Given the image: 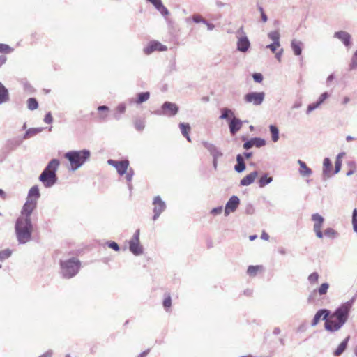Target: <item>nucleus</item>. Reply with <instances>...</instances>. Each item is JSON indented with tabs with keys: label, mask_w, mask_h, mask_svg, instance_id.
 I'll return each mask as SVG.
<instances>
[{
	"label": "nucleus",
	"mask_w": 357,
	"mask_h": 357,
	"mask_svg": "<svg viewBox=\"0 0 357 357\" xmlns=\"http://www.w3.org/2000/svg\"><path fill=\"white\" fill-rule=\"evenodd\" d=\"M32 213L22 209L16 220L15 231L17 240L20 244H25L31 240L33 232V225L31 219Z\"/></svg>",
	"instance_id": "obj_1"
},
{
	"label": "nucleus",
	"mask_w": 357,
	"mask_h": 357,
	"mask_svg": "<svg viewBox=\"0 0 357 357\" xmlns=\"http://www.w3.org/2000/svg\"><path fill=\"white\" fill-rule=\"evenodd\" d=\"M59 165L58 159H52L39 176V181L45 188H51L57 182L56 171Z\"/></svg>",
	"instance_id": "obj_2"
},
{
	"label": "nucleus",
	"mask_w": 357,
	"mask_h": 357,
	"mask_svg": "<svg viewBox=\"0 0 357 357\" xmlns=\"http://www.w3.org/2000/svg\"><path fill=\"white\" fill-rule=\"evenodd\" d=\"M91 152L87 149L70 151L64 154L70 162L69 170L75 172L79 169L90 158Z\"/></svg>",
	"instance_id": "obj_3"
},
{
	"label": "nucleus",
	"mask_w": 357,
	"mask_h": 357,
	"mask_svg": "<svg viewBox=\"0 0 357 357\" xmlns=\"http://www.w3.org/2000/svg\"><path fill=\"white\" fill-rule=\"evenodd\" d=\"M80 263L75 258H72L61 261V271L66 278H71L75 276L79 269Z\"/></svg>",
	"instance_id": "obj_4"
},
{
	"label": "nucleus",
	"mask_w": 357,
	"mask_h": 357,
	"mask_svg": "<svg viewBox=\"0 0 357 357\" xmlns=\"http://www.w3.org/2000/svg\"><path fill=\"white\" fill-rule=\"evenodd\" d=\"M108 165L114 167L118 174L121 176L126 174V179L127 181L130 182L132 179V176L134 175V171L132 169H129V161L127 160H114L109 159L107 160Z\"/></svg>",
	"instance_id": "obj_5"
},
{
	"label": "nucleus",
	"mask_w": 357,
	"mask_h": 357,
	"mask_svg": "<svg viewBox=\"0 0 357 357\" xmlns=\"http://www.w3.org/2000/svg\"><path fill=\"white\" fill-rule=\"evenodd\" d=\"M355 298L341 304L331 314V319H339L340 322L345 324L349 318V312L352 307Z\"/></svg>",
	"instance_id": "obj_6"
},
{
	"label": "nucleus",
	"mask_w": 357,
	"mask_h": 357,
	"mask_svg": "<svg viewBox=\"0 0 357 357\" xmlns=\"http://www.w3.org/2000/svg\"><path fill=\"white\" fill-rule=\"evenodd\" d=\"M40 196V194L38 187L37 185L31 187L29 190L26 202L23 205L22 209L33 212L36 208L38 199Z\"/></svg>",
	"instance_id": "obj_7"
},
{
	"label": "nucleus",
	"mask_w": 357,
	"mask_h": 357,
	"mask_svg": "<svg viewBox=\"0 0 357 357\" xmlns=\"http://www.w3.org/2000/svg\"><path fill=\"white\" fill-rule=\"evenodd\" d=\"M236 36L237 50L241 52H246L250 47V43L242 26L237 30Z\"/></svg>",
	"instance_id": "obj_8"
},
{
	"label": "nucleus",
	"mask_w": 357,
	"mask_h": 357,
	"mask_svg": "<svg viewBox=\"0 0 357 357\" xmlns=\"http://www.w3.org/2000/svg\"><path fill=\"white\" fill-rule=\"evenodd\" d=\"M265 99L264 92H250L244 96L243 100L245 103L254 106L261 105Z\"/></svg>",
	"instance_id": "obj_9"
},
{
	"label": "nucleus",
	"mask_w": 357,
	"mask_h": 357,
	"mask_svg": "<svg viewBox=\"0 0 357 357\" xmlns=\"http://www.w3.org/2000/svg\"><path fill=\"white\" fill-rule=\"evenodd\" d=\"M311 220L313 222V231L318 238H323L324 234L321 229L324 225V218L320 214L316 213H313L311 216Z\"/></svg>",
	"instance_id": "obj_10"
},
{
	"label": "nucleus",
	"mask_w": 357,
	"mask_h": 357,
	"mask_svg": "<svg viewBox=\"0 0 357 357\" xmlns=\"http://www.w3.org/2000/svg\"><path fill=\"white\" fill-rule=\"evenodd\" d=\"M178 112V106L171 102H165L162 105L161 110L155 112L157 115H164L168 116H175Z\"/></svg>",
	"instance_id": "obj_11"
},
{
	"label": "nucleus",
	"mask_w": 357,
	"mask_h": 357,
	"mask_svg": "<svg viewBox=\"0 0 357 357\" xmlns=\"http://www.w3.org/2000/svg\"><path fill=\"white\" fill-rule=\"evenodd\" d=\"M129 250L135 255L139 256L143 253V248L139 243V230H137L129 241Z\"/></svg>",
	"instance_id": "obj_12"
},
{
	"label": "nucleus",
	"mask_w": 357,
	"mask_h": 357,
	"mask_svg": "<svg viewBox=\"0 0 357 357\" xmlns=\"http://www.w3.org/2000/svg\"><path fill=\"white\" fill-rule=\"evenodd\" d=\"M153 220H156L160 214L166 209V204L160 196H155L153 199Z\"/></svg>",
	"instance_id": "obj_13"
},
{
	"label": "nucleus",
	"mask_w": 357,
	"mask_h": 357,
	"mask_svg": "<svg viewBox=\"0 0 357 357\" xmlns=\"http://www.w3.org/2000/svg\"><path fill=\"white\" fill-rule=\"evenodd\" d=\"M239 204H240L239 198L236 195L231 196L229 198V199L228 200V202L226 203L225 208V215L227 216L231 213H234L237 209Z\"/></svg>",
	"instance_id": "obj_14"
},
{
	"label": "nucleus",
	"mask_w": 357,
	"mask_h": 357,
	"mask_svg": "<svg viewBox=\"0 0 357 357\" xmlns=\"http://www.w3.org/2000/svg\"><path fill=\"white\" fill-rule=\"evenodd\" d=\"M167 50V46L162 45L161 43L153 40L151 41L146 47L144 48V52L146 54H150L155 51L164 52Z\"/></svg>",
	"instance_id": "obj_15"
},
{
	"label": "nucleus",
	"mask_w": 357,
	"mask_h": 357,
	"mask_svg": "<svg viewBox=\"0 0 357 357\" xmlns=\"http://www.w3.org/2000/svg\"><path fill=\"white\" fill-rule=\"evenodd\" d=\"M344 324L341 323L339 319H331V315L330 318L325 321L324 327L325 329L329 332H335L339 331Z\"/></svg>",
	"instance_id": "obj_16"
},
{
	"label": "nucleus",
	"mask_w": 357,
	"mask_h": 357,
	"mask_svg": "<svg viewBox=\"0 0 357 357\" xmlns=\"http://www.w3.org/2000/svg\"><path fill=\"white\" fill-rule=\"evenodd\" d=\"M202 144L212 155L213 159H219L223 155L222 151L215 144L205 141L202 142Z\"/></svg>",
	"instance_id": "obj_17"
},
{
	"label": "nucleus",
	"mask_w": 357,
	"mask_h": 357,
	"mask_svg": "<svg viewBox=\"0 0 357 357\" xmlns=\"http://www.w3.org/2000/svg\"><path fill=\"white\" fill-rule=\"evenodd\" d=\"M329 314H330V312H329V310H328L326 309H321V310H318L316 312L315 315L314 316L313 319L312 320L311 326L312 327L317 326L321 319H322L323 320H324L326 321L327 320V318L329 316Z\"/></svg>",
	"instance_id": "obj_18"
},
{
	"label": "nucleus",
	"mask_w": 357,
	"mask_h": 357,
	"mask_svg": "<svg viewBox=\"0 0 357 357\" xmlns=\"http://www.w3.org/2000/svg\"><path fill=\"white\" fill-rule=\"evenodd\" d=\"M334 38L339 39L346 47H349L351 45V35L344 31H340L335 32Z\"/></svg>",
	"instance_id": "obj_19"
},
{
	"label": "nucleus",
	"mask_w": 357,
	"mask_h": 357,
	"mask_svg": "<svg viewBox=\"0 0 357 357\" xmlns=\"http://www.w3.org/2000/svg\"><path fill=\"white\" fill-rule=\"evenodd\" d=\"M242 124L243 123L239 119L234 116L229 124L230 132L232 135L236 134L241 128Z\"/></svg>",
	"instance_id": "obj_20"
},
{
	"label": "nucleus",
	"mask_w": 357,
	"mask_h": 357,
	"mask_svg": "<svg viewBox=\"0 0 357 357\" xmlns=\"http://www.w3.org/2000/svg\"><path fill=\"white\" fill-rule=\"evenodd\" d=\"M303 45V43L299 40H291V48L295 56H300L301 54Z\"/></svg>",
	"instance_id": "obj_21"
},
{
	"label": "nucleus",
	"mask_w": 357,
	"mask_h": 357,
	"mask_svg": "<svg viewBox=\"0 0 357 357\" xmlns=\"http://www.w3.org/2000/svg\"><path fill=\"white\" fill-rule=\"evenodd\" d=\"M297 162L300 166L298 172L301 176L307 177L312 175V171L306 165L305 162L301 160H298Z\"/></svg>",
	"instance_id": "obj_22"
},
{
	"label": "nucleus",
	"mask_w": 357,
	"mask_h": 357,
	"mask_svg": "<svg viewBox=\"0 0 357 357\" xmlns=\"http://www.w3.org/2000/svg\"><path fill=\"white\" fill-rule=\"evenodd\" d=\"M257 175H258V173L257 171H254V172H251L250 174H248L243 179L241 180V182H240L241 185L243 186H248V185L252 184L255 181Z\"/></svg>",
	"instance_id": "obj_23"
},
{
	"label": "nucleus",
	"mask_w": 357,
	"mask_h": 357,
	"mask_svg": "<svg viewBox=\"0 0 357 357\" xmlns=\"http://www.w3.org/2000/svg\"><path fill=\"white\" fill-rule=\"evenodd\" d=\"M151 3L154 7L162 15H167L169 14L168 10L163 6L161 0H147Z\"/></svg>",
	"instance_id": "obj_24"
},
{
	"label": "nucleus",
	"mask_w": 357,
	"mask_h": 357,
	"mask_svg": "<svg viewBox=\"0 0 357 357\" xmlns=\"http://www.w3.org/2000/svg\"><path fill=\"white\" fill-rule=\"evenodd\" d=\"M237 165H235L234 169L238 173L243 172L245 169V165L244 162L243 157L238 154L236 156Z\"/></svg>",
	"instance_id": "obj_25"
},
{
	"label": "nucleus",
	"mask_w": 357,
	"mask_h": 357,
	"mask_svg": "<svg viewBox=\"0 0 357 357\" xmlns=\"http://www.w3.org/2000/svg\"><path fill=\"white\" fill-rule=\"evenodd\" d=\"M349 340V337L348 336L344 340H343L337 347V348L334 351L333 355L338 356H340L346 349L348 341Z\"/></svg>",
	"instance_id": "obj_26"
},
{
	"label": "nucleus",
	"mask_w": 357,
	"mask_h": 357,
	"mask_svg": "<svg viewBox=\"0 0 357 357\" xmlns=\"http://www.w3.org/2000/svg\"><path fill=\"white\" fill-rule=\"evenodd\" d=\"M126 110V104L125 103L119 104L114 110V112L113 114L114 118L116 120H119L121 119V115L122 114L125 113Z\"/></svg>",
	"instance_id": "obj_27"
},
{
	"label": "nucleus",
	"mask_w": 357,
	"mask_h": 357,
	"mask_svg": "<svg viewBox=\"0 0 357 357\" xmlns=\"http://www.w3.org/2000/svg\"><path fill=\"white\" fill-rule=\"evenodd\" d=\"M268 37L270 40H271L273 41V43H280V33L279 31L275 30V31H270L268 33Z\"/></svg>",
	"instance_id": "obj_28"
},
{
	"label": "nucleus",
	"mask_w": 357,
	"mask_h": 357,
	"mask_svg": "<svg viewBox=\"0 0 357 357\" xmlns=\"http://www.w3.org/2000/svg\"><path fill=\"white\" fill-rule=\"evenodd\" d=\"M270 132L271 133V139L273 142H276L279 139V130L274 125H270L269 126Z\"/></svg>",
	"instance_id": "obj_29"
},
{
	"label": "nucleus",
	"mask_w": 357,
	"mask_h": 357,
	"mask_svg": "<svg viewBox=\"0 0 357 357\" xmlns=\"http://www.w3.org/2000/svg\"><path fill=\"white\" fill-rule=\"evenodd\" d=\"M324 165V169H323V174L326 176H330V170L331 167V162L329 160V158H326L324 160L323 162Z\"/></svg>",
	"instance_id": "obj_30"
},
{
	"label": "nucleus",
	"mask_w": 357,
	"mask_h": 357,
	"mask_svg": "<svg viewBox=\"0 0 357 357\" xmlns=\"http://www.w3.org/2000/svg\"><path fill=\"white\" fill-rule=\"evenodd\" d=\"M329 284L327 282L322 283L314 292H317L319 296L326 295L329 289Z\"/></svg>",
	"instance_id": "obj_31"
},
{
	"label": "nucleus",
	"mask_w": 357,
	"mask_h": 357,
	"mask_svg": "<svg viewBox=\"0 0 357 357\" xmlns=\"http://www.w3.org/2000/svg\"><path fill=\"white\" fill-rule=\"evenodd\" d=\"M324 235H325L326 237L329 238H336L338 237L339 234L337 231H336L334 229L328 227L324 230V232L323 233Z\"/></svg>",
	"instance_id": "obj_32"
},
{
	"label": "nucleus",
	"mask_w": 357,
	"mask_h": 357,
	"mask_svg": "<svg viewBox=\"0 0 357 357\" xmlns=\"http://www.w3.org/2000/svg\"><path fill=\"white\" fill-rule=\"evenodd\" d=\"M273 181V178L271 176H268L267 174L263 175L259 181V185L260 188H264L266 185L271 183Z\"/></svg>",
	"instance_id": "obj_33"
},
{
	"label": "nucleus",
	"mask_w": 357,
	"mask_h": 357,
	"mask_svg": "<svg viewBox=\"0 0 357 357\" xmlns=\"http://www.w3.org/2000/svg\"><path fill=\"white\" fill-rule=\"evenodd\" d=\"M150 97L149 92H143L140 93L137 95V99L135 100V103L141 104L144 102H146L149 100Z\"/></svg>",
	"instance_id": "obj_34"
},
{
	"label": "nucleus",
	"mask_w": 357,
	"mask_h": 357,
	"mask_svg": "<svg viewBox=\"0 0 357 357\" xmlns=\"http://www.w3.org/2000/svg\"><path fill=\"white\" fill-rule=\"evenodd\" d=\"M42 130H43L42 128H30L24 134V138L26 139L31 136L36 135L40 133V132H42Z\"/></svg>",
	"instance_id": "obj_35"
},
{
	"label": "nucleus",
	"mask_w": 357,
	"mask_h": 357,
	"mask_svg": "<svg viewBox=\"0 0 357 357\" xmlns=\"http://www.w3.org/2000/svg\"><path fill=\"white\" fill-rule=\"evenodd\" d=\"M221 115L220 116V119H228L229 116H233L234 117V112L231 109H229V108H223L221 109Z\"/></svg>",
	"instance_id": "obj_36"
},
{
	"label": "nucleus",
	"mask_w": 357,
	"mask_h": 357,
	"mask_svg": "<svg viewBox=\"0 0 357 357\" xmlns=\"http://www.w3.org/2000/svg\"><path fill=\"white\" fill-rule=\"evenodd\" d=\"M319 278V273L317 272H313L308 275L307 280L310 284L313 285L318 282Z\"/></svg>",
	"instance_id": "obj_37"
},
{
	"label": "nucleus",
	"mask_w": 357,
	"mask_h": 357,
	"mask_svg": "<svg viewBox=\"0 0 357 357\" xmlns=\"http://www.w3.org/2000/svg\"><path fill=\"white\" fill-rule=\"evenodd\" d=\"M179 128H180L181 132L183 136L188 135V134H189V132H190V130H191L190 126L188 123H179Z\"/></svg>",
	"instance_id": "obj_38"
},
{
	"label": "nucleus",
	"mask_w": 357,
	"mask_h": 357,
	"mask_svg": "<svg viewBox=\"0 0 357 357\" xmlns=\"http://www.w3.org/2000/svg\"><path fill=\"white\" fill-rule=\"evenodd\" d=\"M261 266H250L248 268L247 273L250 276H255L257 273L261 269Z\"/></svg>",
	"instance_id": "obj_39"
},
{
	"label": "nucleus",
	"mask_w": 357,
	"mask_h": 357,
	"mask_svg": "<svg viewBox=\"0 0 357 357\" xmlns=\"http://www.w3.org/2000/svg\"><path fill=\"white\" fill-rule=\"evenodd\" d=\"M251 141L253 143V146H255L256 147H258V148L262 147L266 144V141L261 138H258V137L252 138Z\"/></svg>",
	"instance_id": "obj_40"
},
{
	"label": "nucleus",
	"mask_w": 357,
	"mask_h": 357,
	"mask_svg": "<svg viewBox=\"0 0 357 357\" xmlns=\"http://www.w3.org/2000/svg\"><path fill=\"white\" fill-rule=\"evenodd\" d=\"M28 108L30 110H34L38 108V104L37 100L33 98H30L27 100Z\"/></svg>",
	"instance_id": "obj_41"
},
{
	"label": "nucleus",
	"mask_w": 357,
	"mask_h": 357,
	"mask_svg": "<svg viewBox=\"0 0 357 357\" xmlns=\"http://www.w3.org/2000/svg\"><path fill=\"white\" fill-rule=\"evenodd\" d=\"M9 94L7 89L1 84V103L8 101Z\"/></svg>",
	"instance_id": "obj_42"
},
{
	"label": "nucleus",
	"mask_w": 357,
	"mask_h": 357,
	"mask_svg": "<svg viewBox=\"0 0 357 357\" xmlns=\"http://www.w3.org/2000/svg\"><path fill=\"white\" fill-rule=\"evenodd\" d=\"M352 225L355 232L357 233V209L353 211Z\"/></svg>",
	"instance_id": "obj_43"
},
{
	"label": "nucleus",
	"mask_w": 357,
	"mask_h": 357,
	"mask_svg": "<svg viewBox=\"0 0 357 357\" xmlns=\"http://www.w3.org/2000/svg\"><path fill=\"white\" fill-rule=\"evenodd\" d=\"M135 127L139 131L143 130L144 129V128H145L144 121H142V120H137V121H135Z\"/></svg>",
	"instance_id": "obj_44"
},
{
	"label": "nucleus",
	"mask_w": 357,
	"mask_h": 357,
	"mask_svg": "<svg viewBox=\"0 0 357 357\" xmlns=\"http://www.w3.org/2000/svg\"><path fill=\"white\" fill-rule=\"evenodd\" d=\"M319 106H320V105L317 102H315L314 103L310 104L307 106L306 113L307 114L311 113L312 111H314L315 109L318 108Z\"/></svg>",
	"instance_id": "obj_45"
},
{
	"label": "nucleus",
	"mask_w": 357,
	"mask_h": 357,
	"mask_svg": "<svg viewBox=\"0 0 357 357\" xmlns=\"http://www.w3.org/2000/svg\"><path fill=\"white\" fill-rule=\"evenodd\" d=\"M329 96L330 95L328 92H324L319 96L317 102L321 105L329 97Z\"/></svg>",
	"instance_id": "obj_46"
},
{
	"label": "nucleus",
	"mask_w": 357,
	"mask_h": 357,
	"mask_svg": "<svg viewBox=\"0 0 357 357\" xmlns=\"http://www.w3.org/2000/svg\"><path fill=\"white\" fill-rule=\"evenodd\" d=\"M13 51V49L8 45L1 43V53L9 54Z\"/></svg>",
	"instance_id": "obj_47"
},
{
	"label": "nucleus",
	"mask_w": 357,
	"mask_h": 357,
	"mask_svg": "<svg viewBox=\"0 0 357 357\" xmlns=\"http://www.w3.org/2000/svg\"><path fill=\"white\" fill-rule=\"evenodd\" d=\"M280 46V43H272L266 46L267 49H269L272 52H275L276 50Z\"/></svg>",
	"instance_id": "obj_48"
},
{
	"label": "nucleus",
	"mask_w": 357,
	"mask_h": 357,
	"mask_svg": "<svg viewBox=\"0 0 357 357\" xmlns=\"http://www.w3.org/2000/svg\"><path fill=\"white\" fill-rule=\"evenodd\" d=\"M192 20L195 23H206V20H205L201 15H195L192 16Z\"/></svg>",
	"instance_id": "obj_49"
},
{
	"label": "nucleus",
	"mask_w": 357,
	"mask_h": 357,
	"mask_svg": "<svg viewBox=\"0 0 357 357\" xmlns=\"http://www.w3.org/2000/svg\"><path fill=\"white\" fill-rule=\"evenodd\" d=\"M12 255V250L10 249H6L1 251V259H7Z\"/></svg>",
	"instance_id": "obj_50"
},
{
	"label": "nucleus",
	"mask_w": 357,
	"mask_h": 357,
	"mask_svg": "<svg viewBox=\"0 0 357 357\" xmlns=\"http://www.w3.org/2000/svg\"><path fill=\"white\" fill-rule=\"evenodd\" d=\"M252 77L256 82L260 83L263 80V76L261 73H255Z\"/></svg>",
	"instance_id": "obj_51"
},
{
	"label": "nucleus",
	"mask_w": 357,
	"mask_h": 357,
	"mask_svg": "<svg viewBox=\"0 0 357 357\" xmlns=\"http://www.w3.org/2000/svg\"><path fill=\"white\" fill-rule=\"evenodd\" d=\"M222 212V206H218L217 208H214L211 211V213L212 215H219Z\"/></svg>",
	"instance_id": "obj_52"
},
{
	"label": "nucleus",
	"mask_w": 357,
	"mask_h": 357,
	"mask_svg": "<svg viewBox=\"0 0 357 357\" xmlns=\"http://www.w3.org/2000/svg\"><path fill=\"white\" fill-rule=\"evenodd\" d=\"M44 121L46 123H52V121H53V118H52V116L50 112H48L46 114L45 118H44Z\"/></svg>",
	"instance_id": "obj_53"
},
{
	"label": "nucleus",
	"mask_w": 357,
	"mask_h": 357,
	"mask_svg": "<svg viewBox=\"0 0 357 357\" xmlns=\"http://www.w3.org/2000/svg\"><path fill=\"white\" fill-rule=\"evenodd\" d=\"M107 245H108L109 248L114 250L115 251L119 250V246L116 242H114V241L109 242V243H107Z\"/></svg>",
	"instance_id": "obj_54"
},
{
	"label": "nucleus",
	"mask_w": 357,
	"mask_h": 357,
	"mask_svg": "<svg viewBox=\"0 0 357 357\" xmlns=\"http://www.w3.org/2000/svg\"><path fill=\"white\" fill-rule=\"evenodd\" d=\"M171 304H172V301H171L170 296H168L166 298H165V300L163 301V305L165 308L170 307Z\"/></svg>",
	"instance_id": "obj_55"
},
{
	"label": "nucleus",
	"mask_w": 357,
	"mask_h": 357,
	"mask_svg": "<svg viewBox=\"0 0 357 357\" xmlns=\"http://www.w3.org/2000/svg\"><path fill=\"white\" fill-rule=\"evenodd\" d=\"M342 166V161L339 160H336L335 166V174L338 173L340 171Z\"/></svg>",
	"instance_id": "obj_56"
},
{
	"label": "nucleus",
	"mask_w": 357,
	"mask_h": 357,
	"mask_svg": "<svg viewBox=\"0 0 357 357\" xmlns=\"http://www.w3.org/2000/svg\"><path fill=\"white\" fill-rule=\"evenodd\" d=\"M352 68H357V52H355L351 61Z\"/></svg>",
	"instance_id": "obj_57"
},
{
	"label": "nucleus",
	"mask_w": 357,
	"mask_h": 357,
	"mask_svg": "<svg viewBox=\"0 0 357 357\" xmlns=\"http://www.w3.org/2000/svg\"><path fill=\"white\" fill-rule=\"evenodd\" d=\"M252 146H253V143L251 141V139L249 141H247L246 142H245L243 144V148L245 149H249L252 148Z\"/></svg>",
	"instance_id": "obj_58"
},
{
	"label": "nucleus",
	"mask_w": 357,
	"mask_h": 357,
	"mask_svg": "<svg viewBox=\"0 0 357 357\" xmlns=\"http://www.w3.org/2000/svg\"><path fill=\"white\" fill-rule=\"evenodd\" d=\"M283 53V50L281 49L278 52L275 53V58L278 59V61H281V57Z\"/></svg>",
	"instance_id": "obj_59"
},
{
	"label": "nucleus",
	"mask_w": 357,
	"mask_h": 357,
	"mask_svg": "<svg viewBox=\"0 0 357 357\" xmlns=\"http://www.w3.org/2000/svg\"><path fill=\"white\" fill-rule=\"evenodd\" d=\"M52 354H53V351L52 350H49L39 357H52Z\"/></svg>",
	"instance_id": "obj_60"
},
{
	"label": "nucleus",
	"mask_w": 357,
	"mask_h": 357,
	"mask_svg": "<svg viewBox=\"0 0 357 357\" xmlns=\"http://www.w3.org/2000/svg\"><path fill=\"white\" fill-rule=\"evenodd\" d=\"M350 102V98L349 96H344L342 99V104L346 105Z\"/></svg>",
	"instance_id": "obj_61"
},
{
	"label": "nucleus",
	"mask_w": 357,
	"mask_h": 357,
	"mask_svg": "<svg viewBox=\"0 0 357 357\" xmlns=\"http://www.w3.org/2000/svg\"><path fill=\"white\" fill-rule=\"evenodd\" d=\"M204 24H205L207 26V29L209 31H212L215 27V26L213 24H211V23L208 22L207 21H206V23H204Z\"/></svg>",
	"instance_id": "obj_62"
},
{
	"label": "nucleus",
	"mask_w": 357,
	"mask_h": 357,
	"mask_svg": "<svg viewBox=\"0 0 357 357\" xmlns=\"http://www.w3.org/2000/svg\"><path fill=\"white\" fill-rule=\"evenodd\" d=\"M98 111H99V112H101V111H109V107L105 106V105L99 106L98 107Z\"/></svg>",
	"instance_id": "obj_63"
},
{
	"label": "nucleus",
	"mask_w": 357,
	"mask_h": 357,
	"mask_svg": "<svg viewBox=\"0 0 357 357\" xmlns=\"http://www.w3.org/2000/svg\"><path fill=\"white\" fill-rule=\"evenodd\" d=\"M261 238L263 240L268 241V238H269V235L267 233H266V232H263L262 234H261Z\"/></svg>",
	"instance_id": "obj_64"
}]
</instances>
